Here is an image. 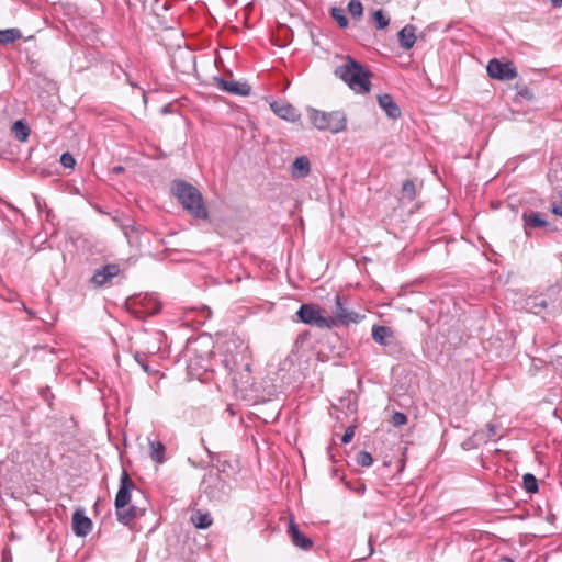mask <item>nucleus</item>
<instances>
[{"instance_id":"a19ab883","label":"nucleus","mask_w":562,"mask_h":562,"mask_svg":"<svg viewBox=\"0 0 562 562\" xmlns=\"http://www.w3.org/2000/svg\"><path fill=\"white\" fill-rule=\"evenodd\" d=\"M42 396H43L46 401H48V398H49L48 391H44V392L42 393Z\"/></svg>"},{"instance_id":"c9c22d12","label":"nucleus","mask_w":562,"mask_h":562,"mask_svg":"<svg viewBox=\"0 0 562 562\" xmlns=\"http://www.w3.org/2000/svg\"><path fill=\"white\" fill-rule=\"evenodd\" d=\"M355 428H356L355 426L347 427V429L345 430V434L341 437V442L344 445H347L352 440V438L355 437Z\"/></svg>"},{"instance_id":"37998d69","label":"nucleus","mask_w":562,"mask_h":562,"mask_svg":"<svg viewBox=\"0 0 562 562\" xmlns=\"http://www.w3.org/2000/svg\"><path fill=\"white\" fill-rule=\"evenodd\" d=\"M207 454H210L211 459L214 460L213 453L211 451L207 450Z\"/></svg>"},{"instance_id":"58836bf2","label":"nucleus","mask_w":562,"mask_h":562,"mask_svg":"<svg viewBox=\"0 0 562 562\" xmlns=\"http://www.w3.org/2000/svg\"><path fill=\"white\" fill-rule=\"evenodd\" d=\"M123 171H124V167H122V166H115V167L113 168V172H114V173H121V172H123Z\"/></svg>"},{"instance_id":"473e14b6","label":"nucleus","mask_w":562,"mask_h":562,"mask_svg":"<svg viewBox=\"0 0 562 562\" xmlns=\"http://www.w3.org/2000/svg\"><path fill=\"white\" fill-rule=\"evenodd\" d=\"M391 423L395 427H401L407 423V416L401 412H394L391 417Z\"/></svg>"},{"instance_id":"bb28decb","label":"nucleus","mask_w":562,"mask_h":562,"mask_svg":"<svg viewBox=\"0 0 562 562\" xmlns=\"http://www.w3.org/2000/svg\"><path fill=\"white\" fill-rule=\"evenodd\" d=\"M522 484L528 493H536L538 491V480L531 473H526L522 476Z\"/></svg>"},{"instance_id":"c756f323","label":"nucleus","mask_w":562,"mask_h":562,"mask_svg":"<svg viewBox=\"0 0 562 562\" xmlns=\"http://www.w3.org/2000/svg\"><path fill=\"white\" fill-rule=\"evenodd\" d=\"M373 21L379 30H384L390 24V19L384 14L383 10H376L373 13Z\"/></svg>"},{"instance_id":"ea45409f","label":"nucleus","mask_w":562,"mask_h":562,"mask_svg":"<svg viewBox=\"0 0 562 562\" xmlns=\"http://www.w3.org/2000/svg\"><path fill=\"white\" fill-rule=\"evenodd\" d=\"M550 1H551L552 5L555 8L562 5V0H550Z\"/></svg>"},{"instance_id":"2eb2a0df","label":"nucleus","mask_w":562,"mask_h":562,"mask_svg":"<svg viewBox=\"0 0 562 562\" xmlns=\"http://www.w3.org/2000/svg\"><path fill=\"white\" fill-rule=\"evenodd\" d=\"M378 102L380 108L385 112V114L392 119L396 120L401 116L402 112L397 103L394 101L391 94L384 93L378 97Z\"/></svg>"},{"instance_id":"f3484780","label":"nucleus","mask_w":562,"mask_h":562,"mask_svg":"<svg viewBox=\"0 0 562 562\" xmlns=\"http://www.w3.org/2000/svg\"><path fill=\"white\" fill-rule=\"evenodd\" d=\"M311 172V164L306 156L296 157L291 166V175L293 178H305Z\"/></svg>"},{"instance_id":"aec40b11","label":"nucleus","mask_w":562,"mask_h":562,"mask_svg":"<svg viewBox=\"0 0 562 562\" xmlns=\"http://www.w3.org/2000/svg\"><path fill=\"white\" fill-rule=\"evenodd\" d=\"M522 220H524V225H525V228L527 227H535V228H540V227H544L548 223L547 221L542 217V215L538 212H525L522 214Z\"/></svg>"},{"instance_id":"e433bc0d","label":"nucleus","mask_w":562,"mask_h":562,"mask_svg":"<svg viewBox=\"0 0 562 562\" xmlns=\"http://www.w3.org/2000/svg\"><path fill=\"white\" fill-rule=\"evenodd\" d=\"M551 212L554 215L562 216V202H561L560 205L553 204L552 207H551Z\"/></svg>"},{"instance_id":"7c9ffc66","label":"nucleus","mask_w":562,"mask_h":562,"mask_svg":"<svg viewBox=\"0 0 562 562\" xmlns=\"http://www.w3.org/2000/svg\"><path fill=\"white\" fill-rule=\"evenodd\" d=\"M516 90L517 95L527 101H531L535 98L533 92L525 83L517 82Z\"/></svg>"},{"instance_id":"f257e3e1","label":"nucleus","mask_w":562,"mask_h":562,"mask_svg":"<svg viewBox=\"0 0 562 562\" xmlns=\"http://www.w3.org/2000/svg\"><path fill=\"white\" fill-rule=\"evenodd\" d=\"M171 192L191 216L196 220L209 218L207 207L198 188L184 180H175L171 184Z\"/></svg>"},{"instance_id":"f8f14e48","label":"nucleus","mask_w":562,"mask_h":562,"mask_svg":"<svg viewBox=\"0 0 562 562\" xmlns=\"http://www.w3.org/2000/svg\"><path fill=\"white\" fill-rule=\"evenodd\" d=\"M270 109L277 116L288 122H296L300 119V113L289 102L273 101L270 103Z\"/></svg>"},{"instance_id":"9b49d317","label":"nucleus","mask_w":562,"mask_h":562,"mask_svg":"<svg viewBox=\"0 0 562 562\" xmlns=\"http://www.w3.org/2000/svg\"><path fill=\"white\" fill-rule=\"evenodd\" d=\"M121 272L120 266L116 263H108L93 272L90 282L95 288H102Z\"/></svg>"},{"instance_id":"2f4dec72","label":"nucleus","mask_w":562,"mask_h":562,"mask_svg":"<svg viewBox=\"0 0 562 562\" xmlns=\"http://www.w3.org/2000/svg\"><path fill=\"white\" fill-rule=\"evenodd\" d=\"M357 463L361 467H370L373 463V458L368 451H360L357 454Z\"/></svg>"},{"instance_id":"1a4fd4ad","label":"nucleus","mask_w":562,"mask_h":562,"mask_svg":"<svg viewBox=\"0 0 562 562\" xmlns=\"http://www.w3.org/2000/svg\"><path fill=\"white\" fill-rule=\"evenodd\" d=\"M136 488L135 483L132 481L126 471L122 472L120 480V487L115 496V509L126 507L131 503V492Z\"/></svg>"},{"instance_id":"ddd939ff","label":"nucleus","mask_w":562,"mask_h":562,"mask_svg":"<svg viewBox=\"0 0 562 562\" xmlns=\"http://www.w3.org/2000/svg\"><path fill=\"white\" fill-rule=\"evenodd\" d=\"M288 535L292 543L300 549L310 550L313 547V540L301 532L293 518L289 521Z\"/></svg>"},{"instance_id":"c03bdc74","label":"nucleus","mask_w":562,"mask_h":562,"mask_svg":"<svg viewBox=\"0 0 562 562\" xmlns=\"http://www.w3.org/2000/svg\"><path fill=\"white\" fill-rule=\"evenodd\" d=\"M560 199H561V202H562V192L560 193Z\"/></svg>"},{"instance_id":"c85d7f7f","label":"nucleus","mask_w":562,"mask_h":562,"mask_svg":"<svg viewBox=\"0 0 562 562\" xmlns=\"http://www.w3.org/2000/svg\"><path fill=\"white\" fill-rule=\"evenodd\" d=\"M348 12L355 19H360L363 14V5L360 0H350L348 3Z\"/></svg>"},{"instance_id":"412c9836","label":"nucleus","mask_w":562,"mask_h":562,"mask_svg":"<svg viewBox=\"0 0 562 562\" xmlns=\"http://www.w3.org/2000/svg\"><path fill=\"white\" fill-rule=\"evenodd\" d=\"M149 448H150V458L153 461L157 463H164L165 458V451L166 447L161 441H149Z\"/></svg>"},{"instance_id":"6e6552de","label":"nucleus","mask_w":562,"mask_h":562,"mask_svg":"<svg viewBox=\"0 0 562 562\" xmlns=\"http://www.w3.org/2000/svg\"><path fill=\"white\" fill-rule=\"evenodd\" d=\"M486 71L491 78L502 81L512 80L517 76V70L513 63H503L496 58L488 61Z\"/></svg>"},{"instance_id":"cd10ccee","label":"nucleus","mask_w":562,"mask_h":562,"mask_svg":"<svg viewBox=\"0 0 562 562\" xmlns=\"http://www.w3.org/2000/svg\"><path fill=\"white\" fill-rule=\"evenodd\" d=\"M330 15L340 27L346 29L348 26V19L346 18L342 9L335 7L331 8Z\"/></svg>"},{"instance_id":"a878e982","label":"nucleus","mask_w":562,"mask_h":562,"mask_svg":"<svg viewBox=\"0 0 562 562\" xmlns=\"http://www.w3.org/2000/svg\"><path fill=\"white\" fill-rule=\"evenodd\" d=\"M402 198L412 202L416 198V187L413 180L407 179L402 186Z\"/></svg>"},{"instance_id":"a211bd4d","label":"nucleus","mask_w":562,"mask_h":562,"mask_svg":"<svg viewBox=\"0 0 562 562\" xmlns=\"http://www.w3.org/2000/svg\"><path fill=\"white\" fill-rule=\"evenodd\" d=\"M416 27L414 25H405L400 32H398V43L400 46L404 49H411L415 42H416V35H415Z\"/></svg>"},{"instance_id":"9d476101","label":"nucleus","mask_w":562,"mask_h":562,"mask_svg":"<svg viewBox=\"0 0 562 562\" xmlns=\"http://www.w3.org/2000/svg\"><path fill=\"white\" fill-rule=\"evenodd\" d=\"M214 82L218 89L234 95L246 97L251 92V87L246 81L240 82L233 79L214 77Z\"/></svg>"},{"instance_id":"20e7f679","label":"nucleus","mask_w":562,"mask_h":562,"mask_svg":"<svg viewBox=\"0 0 562 562\" xmlns=\"http://www.w3.org/2000/svg\"><path fill=\"white\" fill-rule=\"evenodd\" d=\"M201 492L212 502H224L228 498L232 487L217 471L206 473L200 485Z\"/></svg>"},{"instance_id":"dca6fc26","label":"nucleus","mask_w":562,"mask_h":562,"mask_svg":"<svg viewBox=\"0 0 562 562\" xmlns=\"http://www.w3.org/2000/svg\"><path fill=\"white\" fill-rule=\"evenodd\" d=\"M115 512L117 521L124 526H130L137 517L144 514L143 509H139L134 505L115 509Z\"/></svg>"},{"instance_id":"79ce46f5","label":"nucleus","mask_w":562,"mask_h":562,"mask_svg":"<svg viewBox=\"0 0 562 562\" xmlns=\"http://www.w3.org/2000/svg\"><path fill=\"white\" fill-rule=\"evenodd\" d=\"M369 544H371V540H369ZM372 553H373V548H372V546H370V553L369 554L371 555Z\"/></svg>"},{"instance_id":"6ab92c4d","label":"nucleus","mask_w":562,"mask_h":562,"mask_svg":"<svg viewBox=\"0 0 562 562\" xmlns=\"http://www.w3.org/2000/svg\"><path fill=\"white\" fill-rule=\"evenodd\" d=\"M372 338L375 342L382 346H389L390 339L393 338V333L390 327L375 325L372 328Z\"/></svg>"},{"instance_id":"393cba45","label":"nucleus","mask_w":562,"mask_h":562,"mask_svg":"<svg viewBox=\"0 0 562 562\" xmlns=\"http://www.w3.org/2000/svg\"><path fill=\"white\" fill-rule=\"evenodd\" d=\"M22 36V33L19 29H7L0 30V43L1 44H11L19 40Z\"/></svg>"},{"instance_id":"7ed1b4c3","label":"nucleus","mask_w":562,"mask_h":562,"mask_svg":"<svg viewBox=\"0 0 562 562\" xmlns=\"http://www.w3.org/2000/svg\"><path fill=\"white\" fill-rule=\"evenodd\" d=\"M308 119L319 131H328L337 134L346 130L347 117L342 111L325 112L316 109H308Z\"/></svg>"},{"instance_id":"f704fd0d","label":"nucleus","mask_w":562,"mask_h":562,"mask_svg":"<svg viewBox=\"0 0 562 562\" xmlns=\"http://www.w3.org/2000/svg\"><path fill=\"white\" fill-rule=\"evenodd\" d=\"M60 164L65 168H74L75 165H76V160H75L74 156L70 153H64L60 156Z\"/></svg>"},{"instance_id":"4c0bfd02","label":"nucleus","mask_w":562,"mask_h":562,"mask_svg":"<svg viewBox=\"0 0 562 562\" xmlns=\"http://www.w3.org/2000/svg\"><path fill=\"white\" fill-rule=\"evenodd\" d=\"M498 562H515V561L512 558L504 555V557L499 558Z\"/></svg>"},{"instance_id":"f03ea898","label":"nucleus","mask_w":562,"mask_h":562,"mask_svg":"<svg viewBox=\"0 0 562 562\" xmlns=\"http://www.w3.org/2000/svg\"><path fill=\"white\" fill-rule=\"evenodd\" d=\"M334 74L357 93H368L371 90V71L349 55L342 65L335 68Z\"/></svg>"},{"instance_id":"0eeeda50","label":"nucleus","mask_w":562,"mask_h":562,"mask_svg":"<svg viewBox=\"0 0 562 562\" xmlns=\"http://www.w3.org/2000/svg\"><path fill=\"white\" fill-rule=\"evenodd\" d=\"M238 356H225L222 360V364L227 370L234 384L246 382L245 378H248L250 372V364L238 360Z\"/></svg>"},{"instance_id":"5701e85b","label":"nucleus","mask_w":562,"mask_h":562,"mask_svg":"<svg viewBox=\"0 0 562 562\" xmlns=\"http://www.w3.org/2000/svg\"><path fill=\"white\" fill-rule=\"evenodd\" d=\"M12 131L14 133L15 138L20 142H25L30 135V127L22 120H19L13 123Z\"/></svg>"},{"instance_id":"423d86ee","label":"nucleus","mask_w":562,"mask_h":562,"mask_svg":"<svg viewBox=\"0 0 562 562\" xmlns=\"http://www.w3.org/2000/svg\"><path fill=\"white\" fill-rule=\"evenodd\" d=\"M363 317V315L347 308L340 295L337 294L335 296V308L333 310V315L328 316V319L334 322L335 327L358 324Z\"/></svg>"},{"instance_id":"39448f33","label":"nucleus","mask_w":562,"mask_h":562,"mask_svg":"<svg viewBox=\"0 0 562 562\" xmlns=\"http://www.w3.org/2000/svg\"><path fill=\"white\" fill-rule=\"evenodd\" d=\"M296 316L300 322L316 326L318 328L333 329L335 324L328 316H323L321 308L313 304H302L296 312Z\"/></svg>"},{"instance_id":"72a5a7b5","label":"nucleus","mask_w":562,"mask_h":562,"mask_svg":"<svg viewBox=\"0 0 562 562\" xmlns=\"http://www.w3.org/2000/svg\"><path fill=\"white\" fill-rule=\"evenodd\" d=\"M135 360H136V362L140 366V368H142L146 373L150 374V373L156 372L155 370H153V369L148 366V363H147V361H146V356H145L144 353H139V352H137V353L135 355Z\"/></svg>"},{"instance_id":"4be33fe9","label":"nucleus","mask_w":562,"mask_h":562,"mask_svg":"<svg viewBox=\"0 0 562 562\" xmlns=\"http://www.w3.org/2000/svg\"><path fill=\"white\" fill-rule=\"evenodd\" d=\"M191 521L196 528L206 529L212 525L213 519L209 513H202L199 510L191 516Z\"/></svg>"},{"instance_id":"4468645a","label":"nucleus","mask_w":562,"mask_h":562,"mask_svg":"<svg viewBox=\"0 0 562 562\" xmlns=\"http://www.w3.org/2000/svg\"><path fill=\"white\" fill-rule=\"evenodd\" d=\"M92 529V521L83 514L82 509H77L72 515V531L77 537H86Z\"/></svg>"},{"instance_id":"b1692460","label":"nucleus","mask_w":562,"mask_h":562,"mask_svg":"<svg viewBox=\"0 0 562 562\" xmlns=\"http://www.w3.org/2000/svg\"><path fill=\"white\" fill-rule=\"evenodd\" d=\"M497 425L495 424H487L486 425V429H481V430H477L475 434H474V437L477 438L479 440H483V441H490V440H493L496 436H497Z\"/></svg>"}]
</instances>
